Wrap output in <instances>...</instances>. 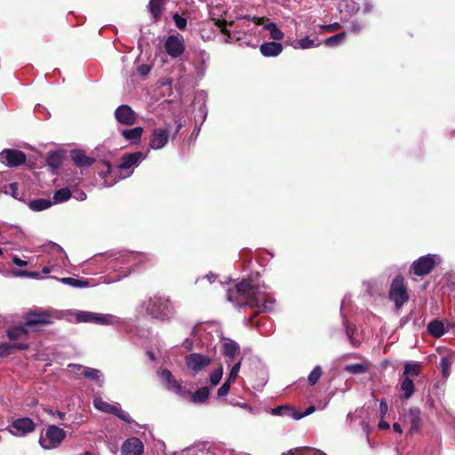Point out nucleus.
<instances>
[{
	"instance_id": "nucleus-34",
	"label": "nucleus",
	"mask_w": 455,
	"mask_h": 455,
	"mask_svg": "<svg viewBox=\"0 0 455 455\" xmlns=\"http://www.w3.org/2000/svg\"><path fill=\"white\" fill-rule=\"evenodd\" d=\"M72 196V193L69 188H64L57 190L53 195V201L55 204H60L66 202Z\"/></svg>"
},
{
	"instance_id": "nucleus-19",
	"label": "nucleus",
	"mask_w": 455,
	"mask_h": 455,
	"mask_svg": "<svg viewBox=\"0 0 455 455\" xmlns=\"http://www.w3.org/2000/svg\"><path fill=\"white\" fill-rule=\"evenodd\" d=\"M259 51L265 57H275L283 51V45L276 42H267L260 45Z\"/></svg>"
},
{
	"instance_id": "nucleus-50",
	"label": "nucleus",
	"mask_w": 455,
	"mask_h": 455,
	"mask_svg": "<svg viewBox=\"0 0 455 455\" xmlns=\"http://www.w3.org/2000/svg\"><path fill=\"white\" fill-rule=\"evenodd\" d=\"M450 366H451V363H450L449 359L447 357H443L441 359V367H442L443 375L444 377L449 375Z\"/></svg>"
},
{
	"instance_id": "nucleus-38",
	"label": "nucleus",
	"mask_w": 455,
	"mask_h": 455,
	"mask_svg": "<svg viewBox=\"0 0 455 455\" xmlns=\"http://www.w3.org/2000/svg\"><path fill=\"white\" fill-rule=\"evenodd\" d=\"M346 37H347L346 32H341V33L336 34L334 36L328 37L325 40V44L327 46H333V45L340 44L345 40Z\"/></svg>"
},
{
	"instance_id": "nucleus-20",
	"label": "nucleus",
	"mask_w": 455,
	"mask_h": 455,
	"mask_svg": "<svg viewBox=\"0 0 455 455\" xmlns=\"http://www.w3.org/2000/svg\"><path fill=\"white\" fill-rule=\"evenodd\" d=\"M29 345L28 342L0 343V357L10 355L13 349L27 350Z\"/></svg>"
},
{
	"instance_id": "nucleus-64",
	"label": "nucleus",
	"mask_w": 455,
	"mask_h": 455,
	"mask_svg": "<svg viewBox=\"0 0 455 455\" xmlns=\"http://www.w3.org/2000/svg\"><path fill=\"white\" fill-rule=\"evenodd\" d=\"M182 124L180 123L178 124L177 127H176V130L172 135V138H174L176 136V134L180 132V128H181Z\"/></svg>"
},
{
	"instance_id": "nucleus-17",
	"label": "nucleus",
	"mask_w": 455,
	"mask_h": 455,
	"mask_svg": "<svg viewBox=\"0 0 455 455\" xmlns=\"http://www.w3.org/2000/svg\"><path fill=\"white\" fill-rule=\"evenodd\" d=\"M68 367L76 369L78 371H80L81 375H83L86 379L95 380L98 383L100 381L102 373L100 372V370L85 367L76 363H70Z\"/></svg>"
},
{
	"instance_id": "nucleus-11",
	"label": "nucleus",
	"mask_w": 455,
	"mask_h": 455,
	"mask_svg": "<svg viewBox=\"0 0 455 455\" xmlns=\"http://www.w3.org/2000/svg\"><path fill=\"white\" fill-rule=\"evenodd\" d=\"M116 120L126 126L133 125L136 123L137 116L136 113L128 105H121L115 110Z\"/></svg>"
},
{
	"instance_id": "nucleus-5",
	"label": "nucleus",
	"mask_w": 455,
	"mask_h": 455,
	"mask_svg": "<svg viewBox=\"0 0 455 455\" xmlns=\"http://www.w3.org/2000/svg\"><path fill=\"white\" fill-rule=\"evenodd\" d=\"M66 437V432L55 425H50L45 432V435L39 438L40 445L46 450L58 447Z\"/></svg>"
},
{
	"instance_id": "nucleus-51",
	"label": "nucleus",
	"mask_w": 455,
	"mask_h": 455,
	"mask_svg": "<svg viewBox=\"0 0 455 455\" xmlns=\"http://www.w3.org/2000/svg\"><path fill=\"white\" fill-rule=\"evenodd\" d=\"M174 390L179 395L182 396V397H186L188 395H191V393L190 391L185 389L181 385L180 383H179L178 385H176V387L172 389Z\"/></svg>"
},
{
	"instance_id": "nucleus-1",
	"label": "nucleus",
	"mask_w": 455,
	"mask_h": 455,
	"mask_svg": "<svg viewBox=\"0 0 455 455\" xmlns=\"http://www.w3.org/2000/svg\"><path fill=\"white\" fill-rule=\"evenodd\" d=\"M227 299L228 301L235 302L238 305L258 307L259 310L250 317L251 323H254L258 313L267 308L265 303L260 305L261 300L264 299V295L260 291L259 284H256L251 278L243 279L241 282L237 283L235 290L228 289L227 291Z\"/></svg>"
},
{
	"instance_id": "nucleus-63",
	"label": "nucleus",
	"mask_w": 455,
	"mask_h": 455,
	"mask_svg": "<svg viewBox=\"0 0 455 455\" xmlns=\"http://www.w3.org/2000/svg\"><path fill=\"white\" fill-rule=\"evenodd\" d=\"M44 411L50 415H56V411H54L52 409H50V408H45Z\"/></svg>"
},
{
	"instance_id": "nucleus-62",
	"label": "nucleus",
	"mask_w": 455,
	"mask_h": 455,
	"mask_svg": "<svg viewBox=\"0 0 455 455\" xmlns=\"http://www.w3.org/2000/svg\"><path fill=\"white\" fill-rule=\"evenodd\" d=\"M56 415L61 420H63L65 419V417H66V414L64 412H61V411H56Z\"/></svg>"
},
{
	"instance_id": "nucleus-3",
	"label": "nucleus",
	"mask_w": 455,
	"mask_h": 455,
	"mask_svg": "<svg viewBox=\"0 0 455 455\" xmlns=\"http://www.w3.org/2000/svg\"><path fill=\"white\" fill-rule=\"evenodd\" d=\"M52 312L42 307L30 309L23 315L25 326L29 330H36V326L52 324Z\"/></svg>"
},
{
	"instance_id": "nucleus-52",
	"label": "nucleus",
	"mask_w": 455,
	"mask_h": 455,
	"mask_svg": "<svg viewBox=\"0 0 455 455\" xmlns=\"http://www.w3.org/2000/svg\"><path fill=\"white\" fill-rule=\"evenodd\" d=\"M388 406L387 401L383 398L379 402V414L381 419H383L387 413Z\"/></svg>"
},
{
	"instance_id": "nucleus-12",
	"label": "nucleus",
	"mask_w": 455,
	"mask_h": 455,
	"mask_svg": "<svg viewBox=\"0 0 455 455\" xmlns=\"http://www.w3.org/2000/svg\"><path fill=\"white\" fill-rule=\"evenodd\" d=\"M164 48L166 52L172 58L181 56L185 51L182 37L170 36L164 43Z\"/></svg>"
},
{
	"instance_id": "nucleus-58",
	"label": "nucleus",
	"mask_w": 455,
	"mask_h": 455,
	"mask_svg": "<svg viewBox=\"0 0 455 455\" xmlns=\"http://www.w3.org/2000/svg\"><path fill=\"white\" fill-rule=\"evenodd\" d=\"M283 455H307L306 452L302 451H299V450H295V451H289V452L287 454L285 453H283Z\"/></svg>"
},
{
	"instance_id": "nucleus-24",
	"label": "nucleus",
	"mask_w": 455,
	"mask_h": 455,
	"mask_svg": "<svg viewBox=\"0 0 455 455\" xmlns=\"http://www.w3.org/2000/svg\"><path fill=\"white\" fill-rule=\"evenodd\" d=\"M143 133L142 127H135L132 129H124L122 131V135L126 140H130L132 142H139Z\"/></svg>"
},
{
	"instance_id": "nucleus-29",
	"label": "nucleus",
	"mask_w": 455,
	"mask_h": 455,
	"mask_svg": "<svg viewBox=\"0 0 455 455\" xmlns=\"http://www.w3.org/2000/svg\"><path fill=\"white\" fill-rule=\"evenodd\" d=\"M370 367L369 364L364 363H354V364H347L345 366L344 371L354 375H359L366 373L369 371Z\"/></svg>"
},
{
	"instance_id": "nucleus-14",
	"label": "nucleus",
	"mask_w": 455,
	"mask_h": 455,
	"mask_svg": "<svg viewBox=\"0 0 455 455\" xmlns=\"http://www.w3.org/2000/svg\"><path fill=\"white\" fill-rule=\"evenodd\" d=\"M29 329L25 326L24 322L19 325L12 326L6 331V336L11 340L21 339L20 342H27Z\"/></svg>"
},
{
	"instance_id": "nucleus-32",
	"label": "nucleus",
	"mask_w": 455,
	"mask_h": 455,
	"mask_svg": "<svg viewBox=\"0 0 455 455\" xmlns=\"http://www.w3.org/2000/svg\"><path fill=\"white\" fill-rule=\"evenodd\" d=\"M164 0H150L148 9L154 18L157 19L164 11Z\"/></svg>"
},
{
	"instance_id": "nucleus-13",
	"label": "nucleus",
	"mask_w": 455,
	"mask_h": 455,
	"mask_svg": "<svg viewBox=\"0 0 455 455\" xmlns=\"http://www.w3.org/2000/svg\"><path fill=\"white\" fill-rule=\"evenodd\" d=\"M143 451V443L138 437L128 438L121 447L122 455H142Z\"/></svg>"
},
{
	"instance_id": "nucleus-35",
	"label": "nucleus",
	"mask_w": 455,
	"mask_h": 455,
	"mask_svg": "<svg viewBox=\"0 0 455 455\" xmlns=\"http://www.w3.org/2000/svg\"><path fill=\"white\" fill-rule=\"evenodd\" d=\"M270 33V37L274 40H283L284 34L278 28L275 23H269L265 27Z\"/></svg>"
},
{
	"instance_id": "nucleus-59",
	"label": "nucleus",
	"mask_w": 455,
	"mask_h": 455,
	"mask_svg": "<svg viewBox=\"0 0 455 455\" xmlns=\"http://www.w3.org/2000/svg\"><path fill=\"white\" fill-rule=\"evenodd\" d=\"M379 427L380 429H385V430H386V429H389L390 425H389L387 421H385V420L381 419V420L379 421Z\"/></svg>"
},
{
	"instance_id": "nucleus-26",
	"label": "nucleus",
	"mask_w": 455,
	"mask_h": 455,
	"mask_svg": "<svg viewBox=\"0 0 455 455\" xmlns=\"http://www.w3.org/2000/svg\"><path fill=\"white\" fill-rule=\"evenodd\" d=\"M159 377L162 379V381L166 384L168 389L172 390L176 387V385L180 383L175 379L172 371L168 369H164L161 371H159Z\"/></svg>"
},
{
	"instance_id": "nucleus-44",
	"label": "nucleus",
	"mask_w": 455,
	"mask_h": 455,
	"mask_svg": "<svg viewBox=\"0 0 455 455\" xmlns=\"http://www.w3.org/2000/svg\"><path fill=\"white\" fill-rule=\"evenodd\" d=\"M174 22H175V25L176 27L180 29V30H184L187 27V20L185 18H183L182 16H180V14L178 13H175L172 17Z\"/></svg>"
},
{
	"instance_id": "nucleus-33",
	"label": "nucleus",
	"mask_w": 455,
	"mask_h": 455,
	"mask_svg": "<svg viewBox=\"0 0 455 455\" xmlns=\"http://www.w3.org/2000/svg\"><path fill=\"white\" fill-rule=\"evenodd\" d=\"M421 366L419 363H407L404 365L403 376H411L417 377L420 374Z\"/></svg>"
},
{
	"instance_id": "nucleus-7",
	"label": "nucleus",
	"mask_w": 455,
	"mask_h": 455,
	"mask_svg": "<svg viewBox=\"0 0 455 455\" xmlns=\"http://www.w3.org/2000/svg\"><path fill=\"white\" fill-rule=\"evenodd\" d=\"M212 362L211 357L198 353H192L185 357L186 365L194 376L208 367Z\"/></svg>"
},
{
	"instance_id": "nucleus-41",
	"label": "nucleus",
	"mask_w": 455,
	"mask_h": 455,
	"mask_svg": "<svg viewBox=\"0 0 455 455\" xmlns=\"http://www.w3.org/2000/svg\"><path fill=\"white\" fill-rule=\"evenodd\" d=\"M241 368V360L235 363L233 367L230 370L229 375L227 379H228V382H235L236 379L239 371Z\"/></svg>"
},
{
	"instance_id": "nucleus-2",
	"label": "nucleus",
	"mask_w": 455,
	"mask_h": 455,
	"mask_svg": "<svg viewBox=\"0 0 455 455\" xmlns=\"http://www.w3.org/2000/svg\"><path fill=\"white\" fill-rule=\"evenodd\" d=\"M146 312L158 321H169L174 313L172 301L165 297L155 295L150 297L146 304Z\"/></svg>"
},
{
	"instance_id": "nucleus-40",
	"label": "nucleus",
	"mask_w": 455,
	"mask_h": 455,
	"mask_svg": "<svg viewBox=\"0 0 455 455\" xmlns=\"http://www.w3.org/2000/svg\"><path fill=\"white\" fill-rule=\"evenodd\" d=\"M18 187H19V185L16 182L6 185V186H4V193L11 195L12 197L18 199L19 198Z\"/></svg>"
},
{
	"instance_id": "nucleus-28",
	"label": "nucleus",
	"mask_w": 455,
	"mask_h": 455,
	"mask_svg": "<svg viewBox=\"0 0 455 455\" xmlns=\"http://www.w3.org/2000/svg\"><path fill=\"white\" fill-rule=\"evenodd\" d=\"M52 203L44 198L31 200L28 204L29 208L34 212H41L52 206Z\"/></svg>"
},
{
	"instance_id": "nucleus-21",
	"label": "nucleus",
	"mask_w": 455,
	"mask_h": 455,
	"mask_svg": "<svg viewBox=\"0 0 455 455\" xmlns=\"http://www.w3.org/2000/svg\"><path fill=\"white\" fill-rule=\"evenodd\" d=\"M405 419L409 421L411 425L410 431L416 432L419 430L421 427V418L420 411L418 409H411L408 413L405 415Z\"/></svg>"
},
{
	"instance_id": "nucleus-60",
	"label": "nucleus",
	"mask_w": 455,
	"mask_h": 455,
	"mask_svg": "<svg viewBox=\"0 0 455 455\" xmlns=\"http://www.w3.org/2000/svg\"><path fill=\"white\" fill-rule=\"evenodd\" d=\"M393 430L395 432H396V433H399V434H402V432H403L402 427L398 423H394L393 424Z\"/></svg>"
},
{
	"instance_id": "nucleus-53",
	"label": "nucleus",
	"mask_w": 455,
	"mask_h": 455,
	"mask_svg": "<svg viewBox=\"0 0 455 455\" xmlns=\"http://www.w3.org/2000/svg\"><path fill=\"white\" fill-rule=\"evenodd\" d=\"M341 28V25L339 22H334L329 25H325L323 29L327 32H334Z\"/></svg>"
},
{
	"instance_id": "nucleus-4",
	"label": "nucleus",
	"mask_w": 455,
	"mask_h": 455,
	"mask_svg": "<svg viewBox=\"0 0 455 455\" xmlns=\"http://www.w3.org/2000/svg\"><path fill=\"white\" fill-rule=\"evenodd\" d=\"M388 298L395 303V307L399 310L409 300V293L403 275H396L390 285Z\"/></svg>"
},
{
	"instance_id": "nucleus-45",
	"label": "nucleus",
	"mask_w": 455,
	"mask_h": 455,
	"mask_svg": "<svg viewBox=\"0 0 455 455\" xmlns=\"http://www.w3.org/2000/svg\"><path fill=\"white\" fill-rule=\"evenodd\" d=\"M232 383L233 382H228V379H226V381L218 389V392H217L218 396H220V397L226 396L230 390V386Z\"/></svg>"
},
{
	"instance_id": "nucleus-27",
	"label": "nucleus",
	"mask_w": 455,
	"mask_h": 455,
	"mask_svg": "<svg viewBox=\"0 0 455 455\" xmlns=\"http://www.w3.org/2000/svg\"><path fill=\"white\" fill-rule=\"evenodd\" d=\"M63 162V156L60 151H54L49 154L46 158L47 165L52 169H58Z\"/></svg>"
},
{
	"instance_id": "nucleus-22",
	"label": "nucleus",
	"mask_w": 455,
	"mask_h": 455,
	"mask_svg": "<svg viewBox=\"0 0 455 455\" xmlns=\"http://www.w3.org/2000/svg\"><path fill=\"white\" fill-rule=\"evenodd\" d=\"M427 331L432 337L438 339L447 332V329L442 321L435 319L427 324Z\"/></svg>"
},
{
	"instance_id": "nucleus-48",
	"label": "nucleus",
	"mask_w": 455,
	"mask_h": 455,
	"mask_svg": "<svg viewBox=\"0 0 455 455\" xmlns=\"http://www.w3.org/2000/svg\"><path fill=\"white\" fill-rule=\"evenodd\" d=\"M315 408L313 405L307 407V410L303 413L296 411V410L294 409L293 419H300L303 417H306V416L310 415L311 413H313L315 411Z\"/></svg>"
},
{
	"instance_id": "nucleus-42",
	"label": "nucleus",
	"mask_w": 455,
	"mask_h": 455,
	"mask_svg": "<svg viewBox=\"0 0 455 455\" xmlns=\"http://www.w3.org/2000/svg\"><path fill=\"white\" fill-rule=\"evenodd\" d=\"M61 282L65 284H68V285H71L73 287H84L86 285V283L82 281V280H79V279H75V278H72V277H65V278H62L61 279Z\"/></svg>"
},
{
	"instance_id": "nucleus-56",
	"label": "nucleus",
	"mask_w": 455,
	"mask_h": 455,
	"mask_svg": "<svg viewBox=\"0 0 455 455\" xmlns=\"http://www.w3.org/2000/svg\"><path fill=\"white\" fill-rule=\"evenodd\" d=\"M29 271L28 270H17L14 272V275L19 277H28Z\"/></svg>"
},
{
	"instance_id": "nucleus-10",
	"label": "nucleus",
	"mask_w": 455,
	"mask_h": 455,
	"mask_svg": "<svg viewBox=\"0 0 455 455\" xmlns=\"http://www.w3.org/2000/svg\"><path fill=\"white\" fill-rule=\"evenodd\" d=\"M170 130L168 128H156L149 138V147L152 149H162L168 143Z\"/></svg>"
},
{
	"instance_id": "nucleus-16",
	"label": "nucleus",
	"mask_w": 455,
	"mask_h": 455,
	"mask_svg": "<svg viewBox=\"0 0 455 455\" xmlns=\"http://www.w3.org/2000/svg\"><path fill=\"white\" fill-rule=\"evenodd\" d=\"M143 158V154L140 151L126 153L122 156L121 163L118 165L120 170H128L136 165Z\"/></svg>"
},
{
	"instance_id": "nucleus-9",
	"label": "nucleus",
	"mask_w": 455,
	"mask_h": 455,
	"mask_svg": "<svg viewBox=\"0 0 455 455\" xmlns=\"http://www.w3.org/2000/svg\"><path fill=\"white\" fill-rule=\"evenodd\" d=\"M36 429V424L30 418H20L12 423L10 432L13 435L24 436Z\"/></svg>"
},
{
	"instance_id": "nucleus-31",
	"label": "nucleus",
	"mask_w": 455,
	"mask_h": 455,
	"mask_svg": "<svg viewBox=\"0 0 455 455\" xmlns=\"http://www.w3.org/2000/svg\"><path fill=\"white\" fill-rule=\"evenodd\" d=\"M401 389L404 392L405 399L411 398L415 391L413 380L411 379V378H409L408 376L404 377L401 384Z\"/></svg>"
},
{
	"instance_id": "nucleus-18",
	"label": "nucleus",
	"mask_w": 455,
	"mask_h": 455,
	"mask_svg": "<svg viewBox=\"0 0 455 455\" xmlns=\"http://www.w3.org/2000/svg\"><path fill=\"white\" fill-rule=\"evenodd\" d=\"M71 158L78 167H89L95 163V159L84 154L83 150L75 149L71 151Z\"/></svg>"
},
{
	"instance_id": "nucleus-37",
	"label": "nucleus",
	"mask_w": 455,
	"mask_h": 455,
	"mask_svg": "<svg viewBox=\"0 0 455 455\" xmlns=\"http://www.w3.org/2000/svg\"><path fill=\"white\" fill-rule=\"evenodd\" d=\"M323 375V370L321 366H315L309 373L307 380L310 386H315Z\"/></svg>"
},
{
	"instance_id": "nucleus-49",
	"label": "nucleus",
	"mask_w": 455,
	"mask_h": 455,
	"mask_svg": "<svg viewBox=\"0 0 455 455\" xmlns=\"http://www.w3.org/2000/svg\"><path fill=\"white\" fill-rule=\"evenodd\" d=\"M101 164L103 165L104 169L99 171V175L102 179H105L108 174L111 173V164L109 162H102Z\"/></svg>"
},
{
	"instance_id": "nucleus-36",
	"label": "nucleus",
	"mask_w": 455,
	"mask_h": 455,
	"mask_svg": "<svg viewBox=\"0 0 455 455\" xmlns=\"http://www.w3.org/2000/svg\"><path fill=\"white\" fill-rule=\"evenodd\" d=\"M274 415H285L293 419L294 408L288 405H281L272 410Z\"/></svg>"
},
{
	"instance_id": "nucleus-46",
	"label": "nucleus",
	"mask_w": 455,
	"mask_h": 455,
	"mask_svg": "<svg viewBox=\"0 0 455 455\" xmlns=\"http://www.w3.org/2000/svg\"><path fill=\"white\" fill-rule=\"evenodd\" d=\"M114 415L126 423L132 422L130 415L119 407L116 408Z\"/></svg>"
},
{
	"instance_id": "nucleus-30",
	"label": "nucleus",
	"mask_w": 455,
	"mask_h": 455,
	"mask_svg": "<svg viewBox=\"0 0 455 455\" xmlns=\"http://www.w3.org/2000/svg\"><path fill=\"white\" fill-rule=\"evenodd\" d=\"M93 403H94L95 408L98 409L99 411H101L103 412L109 413L112 415H114V413L117 408V406L108 403L100 398L94 399Z\"/></svg>"
},
{
	"instance_id": "nucleus-55",
	"label": "nucleus",
	"mask_w": 455,
	"mask_h": 455,
	"mask_svg": "<svg viewBox=\"0 0 455 455\" xmlns=\"http://www.w3.org/2000/svg\"><path fill=\"white\" fill-rule=\"evenodd\" d=\"M12 262L18 267H25L28 265V261L20 259L18 256L12 257Z\"/></svg>"
},
{
	"instance_id": "nucleus-23",
	"label": "nucleus",
	"mask_w": 455,
	"mask_h": 455,
	"mask_svg": "<svg viewBox=\"0 0 455 455\" xmlns=\"http://www.w3.org/2000/svg\"><path fill=\"white\" fill-rule=\"evenodd\" d=\"M240 347L239 345L233 341L229 340L228 342H225L222 345V354L224 356L228 357L229 360H233L235 355L239 352Z\"/></svg>"
},
{
	"instance_id": "nucleus-57",
	"label": "nucleus",
	"mask_w": 455,
	"mask_h": 455,
	"mask_svg": "<svg viewBox=\"0 0 455 455\" xmlns=\"http://www.w3.org/2000/svg\"><path fill=\"white\" fill-rule=\"evenodd\" d=\"M74 196L76 200L79 201H84L86 199V194L84 191H78Z\"/></svg>"
},
{
	"instance_id": "nucleus-15",
	"label": "nucleus",
	"mask_w": 455,
	"mask_h": 455,
	"mask_svg": "<svg viewBox=\"0 0 455 455\" xmlns=\"http://www.w3.org/2000/svg\"><path fill=\"white\" fill-rule=\"evenodd\" d=\"M77 319L84 323H96L99 324H108L112 315H102L91 312H82L77 315Z\"/></svg>"
},
{
	"instance_id": "nucleus-61",
	"label": "nucleus",
	"mask_w": 455,
	"mask_h": 455,
	"mask_svg": "<svg viewBox=\"0 0 455 455\" xmlns=\"http://www.w3.org/2000/svg\"><path fill=\"white\" fill-rule=\"evenodd\" d=\"M39 276H40V274L38 272L29 271L28 277H30V278H38Z\"/></svg>"
},
{
	"instance_id": "nucleus-8",
	"label": "nucleus",
	"mask_w": 455,
	"mask_h": 455,
	"mask_svg": "<svg viewBox=\"0 0 455 455\" xmlns=\"http://www.w3.org/2000/svg\"><path fill=\"white\" fill-rule=\"evenodd\" d=\"M0 161L9 167H18L26 163L27 156L18 149H4L0 153Z\"/></svg>"
},
{
	"instance_id": "nucleus-6",
	"label": "nucleus",
	"mask_w": 455,
	"mask_h": 455,
	"mask_svg": "<svg viewBox=\"0 0 455 455\" xmlns=\"http://www.w3.org/2000/svg\"><path fill=\"white\" fill-rule=\"evenodd\" d=\"M436 265V255L427 254L414 260L410 267V274L422 276L429 274Z\"/></svg>"
},
{
	"instance_id": "nucleus-47",
	"label": "nucleus",
	"mask_w": 455,
	"mask_h": 455,
	"mask_svg": "<svg viewBox=\"0 0 455 455\" xmlns=\"http://www.w3.org/2000/svg\"><path fill=\"white\" fill-rule=\"evenodd\" d=\"M297 43L302 49H308L315 46L314 40L310 39L308 36L298 40Z\"/></svg>"
},
{
	"instance_id": "nucleus-25",
	"label": "nucleus",
	"mask_w": 455,
	"mask_h": 455,
	"mask_svg": "<svg viewBox=\"0 0 455 455\" xmlns=\"http://www.w3.org/2000/svg\"><path fill=\"white\" fill-rule=\"evenodd\" d=\"M210 389L207 387L198 388L195 393L191 394V402L194 403H204L208 400Z\"/></svg>"
},
{
	"instance_id": "nucleus-39",
	"label": "nucleus",
	"mask_w": 455,
	"mask_h": 455,
	"mask_svg": "<svg viewBox=\"0 0 455 455\" xmlns=\"http://www.w3.org/2000/svg\"><path fill=\"white\" fill-rule=\"evenodd\" d=\"M223 375V369L222 366H220L219 368L215 369L211 376H210V382L212 386H217L220 381L221 380Z\"/></svg>"
},
{
	"instance_id": "nucleus-43",
	"label": "nucleus",
	"mask_w": 455,
	"mask_h": 455,
	"mask_svg": "<svg viewBox=\"0 0 455 455\" xmlns=\"http://www.w3.org/2000/svg\"><path fill=\"white\" fill-rule=\"evenodd\" d=\"M214 24L220 28V31L223 35H225L228 37H230L231 32L226 28V26L228 24V21L226 20L217 19L215 20Z\"/></svg>"
},
{
	"instance_id": "nucleus-54",
	"label": "nucleus",
	"mask_w": 455,
	"mask_h": 455,
	"mask_svg": "<svg viewBox=\"0 0 455 455\" xmlns=\"http://www.w3.org/2000/svg\"><path fill=\"white\" fill-rule=\"evenodd\" d=\"M151 70V67L148 64H141L138 68V72L140 76H147Z\"/></svg>"
}]
</instances>
